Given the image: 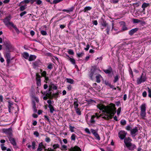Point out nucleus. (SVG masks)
Instances as JSON below:
<instances>
[{
	"label": "nucleus",
	"mask_w": 151,
	"mask_h": 151,
	"mask_svg": "<svg viewBox=\"0 0 151 151\" xmlns=\"http://www.w3.org/2000/svg\"><path fill=\"white\" fill-rule=\"evenodd\" d=\"M115 105L111 104L110 106H106L102 104H98L97 105L98 108L104 112L106 113L107 114L106 115L107 117L111 118L113 116L111 115H114L116 113V108Z\"/></svg>",
	"instance_id": "1"
},
{
	"label": "nucleus",
	"mask_w": 151,
	"mask_h": 151,
	"mask_svg": "<svg viewBox=\"0 0 151 151\" xmlns=\"http://www.w3.org/2000/svg\"><path fill=\"white\" fill-rule=\"evenodd\" d=\"M101 70L97 68L96 66L92 67L89 74L90 79L93 80V78L99 74Z\"/></svg>",
	"instance_id": "2"
},
{
	"label": "nucleus",
	"mask_w": 151,
	"mask_h": 151,
	"mask_svg": "<svg viewBox=\"0 0 151 151\" xmlns=\"http://www.w3.org/2000/svg\"><path fill=\"white\" fill-rule=\"evenodd\" d=\"M4 45L5 46L6 51H12L13 50L14 47L9 41H5L3 42Z\"/></svg>",
	"instance_id": "3"
},
{
	"label": "nucleus",
	"mask_w": 151,
	"mask_h": 151,
	"mask_svg": "<svg viewBox=\"0 0 151 151\" xmlns=\"http://www.w3.org/2000/svg\"><path fill=\"white\" fill-rule=\"evenodd\" d=\"M147 78L146 74L142 73L140 77L137 79V84H140L146 81Z\"/></svg>",
	"instance_id": "4"
},
{
	"label": "nucleus",
	"mask_w": 151,
	"mask_h": 151,
	"mask_svg": "<svg viewBox=\"0 0 151 151\" xmlns=\"http://www.w3.org/2000/svg\"><path fill=\"white\" fill-rule=\"evenodd\" d=\"M127 133L124 131H120L118 134V137L121 140L124 139Z\"/></svg>",
	"instance_id": "5"
},
{
	"label": "nucleus",
	"mask_w": 151,
	"mask_h": 151,
	"mask_svg": "<svg viewBox=\"0 0 151 151\" xmlns=\"http://www.w3.org/2000/svg\"><path fill=\"white\" fill-rule=\"evenodd\" d=\"M47 103L48 104V107L50 109V112L51 113H52L55 111L54 107L52 105V102L51 100L49 99L47 101Z\"/></svg>",
	"instance_id": "6"
},
{
	"label": "nucleus",
	"mask_w": 151,
	"mask_h": 151,
	"mask_svg": "<svg viewBox=\"0 0 151 151\" xmlns=\"http://www.w3.org/2000/svg\"><path fill=\"white\" fill-rule=\"evenodd\" d=\"M138 127H135L131 130L130 134L132 137H135L137 135L136 133L138 132Z\"/></svg>",
	"instance_id": "7"
},
{
	"label": "nucleus",
	"mask_w": 151,
	"mask_h": 151,
	"mask_svg": "<svg viewBox=\"0 0 151 151\" xmlns=\"http://www.w3.org/2000/svg\"><path fill=\"white\" fill-rule=\"evenodd\" d=\"M42 64L41 62L39 60H37L32 63L33 68L36 69L37 68L39 67Z\"/></svg>",
	"instance_id": "8"
},
{
	"label": "nucleus",
	"mask_w": 151,
	"mask_h": 151,
	"mask_svg": "<svg viewBox=\"0 0 151 151\" xmlns=\"http://www.w3.org/2000/svg\"><path fill=\"white\" fill-rule=\"evenodd\" d=\"M3 131L4 133L9 135L8 137L12 136V129L11 128H10L7 129H4Z\"/></svg>",
	"instance_id": "9"
},
{
	"label": "nucleus",
	"mask_w": 151,
	"mask_h": 151,
	"mask_svg": "<svg viewBox=\"0 0 151 151\" xmlns=\"http://www.w3.org/2000/svg\"><path fill=\"white\" fill-rule=\"evenodd\" d=\"M9 139L12 144L14 147H17V144L14 138H13L12 136L8 137Z\"/></svg>",
	"instance_id": "10"
},
{
	"label": "nucleus",
	"mask_w": 151,
	"mask_h": 151,
	"mask_svg": "<svg viewBox=\"0 0 151 151\" xmlns=\"http://www.w3.org/2000/svg\"><path fill=\"white\" fill-rule=\"evenodd\" d=\"M10 52L9 51H6V62L8 64H9L10 62Z\"/></svg>",
	"instance_id": "11"
},
{
	"label": "nucleus",
	"mask_w": 151,
	"mask_h": 151,
	"mask_svg": "<svg viewBox=\"0 0 151 151\" xmlns=\"http://www.w3.org/2000/svg\"><path fill=\"white\" fill-rule=\"evenodd\" d=\"M132 140L129 137H125L124 139V142L126 145V146L129 145V144L131 143V141Z\"/></svg>",
	"instance_id": "12"
},
{
	"label": "nucleus",
	"mask_w": 151,
	"mask_h": 151,
	"mask_svg": "<svg viewBox=\"0 0 151 151\" xmlns=\"http://www.w3.org/2000/svg\"><path fill=\"white\" fill-rule=\"evenodd\" d=\"M10 25H11L12 27H13L14 29L17 32L19 33V30L17 28L16 26L12 22H9L8 23V26H7L8 27Z\"/></svg>",
	"instance_id": "13"
},
{
	"label": "nucleus",
	"mask_w": 151,
	"mask_h": 151,
	"mask_svg": "<svg viewBox=\"0 0 151 151\" xmlns=\"http://www.w3.org/2000/svg\"><path fill=\"white\" fill-rule=\"evenodd\" d=\"M103 71L106 74H110L112 71V69L111 66H109L108 69H104Z\"/></svg>",
	"instance_id": "14"
},
{
	"label": "nucleus",
	"mask_w": 151,
	"mask_h": 151,
	"mask_svg": "<svg viewBox=\"0 0 151 151\" xmlns=\"http://www.w3.org/2000/svg\"><path fill=\"white\" fill-rule=\"evenodd\" d=\"M126 147L129 150H132L136 148V146L134 145H133L132 143H130L129 145H127Z\"/></svg>",
	"instance_id": "15"
},
{
	"label": "nucleus",
	"mask_w": 151,
	"mask_h": 151,
	"mask_svg": "<svg viewBox=\"0 0 151 151\" xmlns=\"http://www.w3.org/2000/svg\"><path fill=\"white\" fill-rule=\"evenodd\" d=\"M138 28H137L132 29L129 32V34L130 35H132L136 33L138 30Z\"/></svg>",
	"instance_id": "16"
},
{
	"label": "nucleus",
	"mask_w": 151,
	"mask_h": 151,
	"mask_svg": "<svg viewBox=\"0 0 151 151\" xmlns=\"http://www.w3.org/2000/svg\"><path fill=\"white\" fill-rule=\"evenodd\" d=\"M43 148H45V147L43 145L42 142H41L39 144L38 147L37 149V151H41L42 150Z\"/></svg>",
	"instance_id": "17"
},
{
	"label": "nucleus",
	"mask_w": 151,
	"mask_h": 151,
	"mask_svg": "<svg viewBox=\"0 0 151 151\" xmlns=\"http://www.w3.org/2000/svg\"><path fill=\"white\" fill-rule=\"evenodd\" d=\"M70 151H81V149L79 147L75 146L73 147H71L69 149Z\"/></svg>",
	"instance_id": "18"
},
{
	"label": "nucleus",
	"mask_w": 151,
	"mask_h": 151,
	"mask_svg": "<svg viewBox=\"0 0 151 151\" xmlns=\"http://www.w3.org/2000/svg\"><path fill=\"white\" fill-rule=\"evenodd\" d=\"M96 82L97 83H99L101 82V78H102V77L100 74H98L96 76Z\"/></svg>",
	"instance_id": "19"
},
{
	"label": "nucleus",
	"mask_w": 151,
	"mask_h": 151,
	"mask_svg": "<svg viewBox=\"0 0 151 151\" xmlns=\"http://www.w3.org/2000/svg\"><path fill=\"white\" fill-rule=\"evenodd\" d=\"M32 104L33 105L32 108L33 111L35 113H36L37 110L36 108V103L34 101L32 102Z\"/></svg>",
	"instance_id": "20"
},
{
	"label": "nucleus",
	"mask_w": 151,
	"mask_h": 151,
	"mask_svg": "<svg viewBox=\"0 0 151 151\" xmlns=\"http://www.w3.org/2000/svg\"><path fill=\"white\" fill-rule=\"evenodd\" d=\"M142 24H145V22L144 21L142 22L141 20L138 19H133V22L134 23H137L139 22H142Z\"/></svg>",
	"instance_id": "21"
},
{
	"label": "nucleus",
	"mask_w": 151,
	"mask_h": 151,
	"mask_svg": "<svg viewBox=\"0 0 151 151\" xmlns=\"http://www.w3.org/2000/svg\"><path fill=\"white\" fill-rule=\"evenodd\" d=\"M96 117V116L95 115H92L91 116V120L90 121V123L92 124H94L95 123V121L94 120V118Z\"/></svg>",
	"instance_id": "22"
},
{
	"label": "nucleus",
	"mask_w": 151,
	"mask_h": 151,
	"mask_svg": "<svg viewBox=\"0 0 151 151\" xmlns=\"http://www.w3.org/2000/svg\"><path fill=\"white\" fill-rule=\"evenodd\" d=\"M36 58V56L33 55H30L29 57V61H32L34 60Z\"/></svg>",
	"instance_id": "23"
},
{
	"label": "nucleus",
	"mask_w": 151,
	"mask_h": 151,
	"mask_svg": "<svg viewBox=\"0 0 151 151\" xmlns=\"http://www.w3.org/2000/svg\"><path fill=\"white\" fill-rule=\"evenodd\" d=\"M123 25L122 27V30L123 31H125L128 29V28L126 27L125 25V23L124 22H121Z\"/></svg>",
	"instance_id": "24"
},
{
	"label": "nucleus",
	"mask_w": 151,
	"mask_h": 151,
	"mask_svg": "<svg viewBox=\"0 0 151 151\" xmlns=\"http://www.w3.org/2000/svg\"><path fill=\"white\" fill-rule=\"evenodd\" d=\"M141 111H146V104H142L141 106Z\"/></svg>",
	"instance_id": "25"
},
{
	"label": "nucleus",
	"mask_w": 151,
	"mask_h": 151,
	"mask_svg": "<svg viewBox=\"0 0 151 151\" xmlns=\"http://www.w3.org/2000/svg\"><path fill=\"white\" fill-rule=\"evenodd\" d=\"M66 81L67 83L71 84H73L74 82V81L73 79L70 78H66Z\"/></svg>",
	"instance_id": "26"
},
{
	"label": "nucleus",
	"mask_w": 151,
	"mask_h": 151,
	"mask_svg": "<svg viewBox=\"0 0 151 151\" xmlns=\"http://www.w3.org/2000/svg\"><path fill=\"white\" fill-rule=\"evenodd\" d=\"M23 56L24 58L27 59L29 57V54L27 52H25L23 53Z\"/></svg>",
	"instance_id": "27"
},
{
	"label": "nucleus",
	"mask_w": 151,
	"mask_h": 151,
	"mask_svg": "<svg viewBox=\"0 0 151 151\" xmlns=\"http://www.w3.org/2000/svg\"><path fill=\"white\" fill-rule=\"evenodd\" d=\"M120 78V76L118 74L116 75L114 77V80L113 81V82L114 83H116Z\"/></svg>",
	"instance_id": "28"
},
{
	"label": "nucleus",
	"mask_w": 151,
	"mask_h": 151,
	"mask_svg": "<svg viewBox=\"0 0 151 151\" xmlns=\"http://www.w3.org/2000/svg\"><path fill=\"white\" fill-rule=\"evenodd\" d=\"M101 24L102 26L104 27L107 26V24L106 23V21L104 19H102Z\"/></svg>",
	"instance_id": "29"
},
{
	"label": "nucleus",
	"mask_w": 151,
	"mask_h": 151,
	"mask_svg": "<svg viewBox=\"0 0 151 151\" xmlns=\"http://www.w3.org/2000/svg\"><path fill=\"white\" fill-rule=\"evenodd\" d=\"M149 3H144L142 4V7L143 9L144 10L145 8L149 6Z\"/></svg>",
	"instance_id": "30"
},
{
	"label": "nucleus",
	"mask_w": 151,
	"mask_h": 151,
	"mask_svg": "<svg viewBox=\"0 0 151 151\" xmlns=\"http://www.w3.org/2000/svg\"><path fill=\"white\" fill-rule=\"evenodd\" d=\"M74 108L75 109H76V108H78V106L79 105L78 104V100L77 101H75L74 102Z\"/></svg>",
	"instance_id": "31"
},
{
	"label": "nucleus",
	"mask_w": 151,
	"mask_h": 151,
	"mask_svg": "<svg viewBox=\"0 0 151 151\" xmlns=\"http://www.w3.org/2000/svg\"><path fill=\"white\" fill-rule=\"evenodd\" d=\"M92 9V7L90 6H88L85 7L84 9V12H85L87 11H89Z\"/></svg>",
	"instance_id": "32"
},
{
	"label": "nucleus",
	"mask_w": 151,
	"mask_h": 151,
	"mask_svg": "<svg viewBox=\"0 0 151 151\" xmlns=\"http://www.w3.org/2000/svg\"><path fill=\"white\" fill-rule=\"evenodd\" d=\"M69 60L70 61V62L73 64L74 65H75L76 64L75 60L74 59L71 58H69Z\"/></svg>",
	"instance_id": "33"
},
{
	"label": "nucleus",
	"mask_w": 151,
	"mask_h": 151,
	"mask_svg": "<svg viewBox=\"0 0 151 151\" xmlns=\"http://www.w3.org/2000/svg\"><path fill=\"white\" fill-rule=\"evenodd\" d=\"M146 113L145 111H141L140 115L142 117L144 118L146 116Z\"/></svg>",
	"instance_id": "34"
},
{
	"label": "nucleus",
	"mask_w": 151,
	"mask_h": 151,
	"mask_svg": "<svg viewBox=\"0 0 151 151\" xmlns=\"http://www.w3.org/2000/svg\"><path fill=\"white\" fill-rule=\"evenodd\" d=\"M75 110L76 111V113L78 115H81V111L80 109L77 108L76 109H75Z\"/></svg>",
	"instance_id": "35"
},
{
	"label": "nucleus",
	"mask_w": 151,
	"mask_h": 151,
	"mask_svg": "<svg viewBox=\"0 0 151 151\" xmlns=\"http://www.w3.org/2000/svg\"><path fill=\"white\" fill-rule=\"evenodd\" d=\"M40 78L41 76L39 75V74L38 73H37L36 74V81H38V80H40Z\"/></svg>",
	"instance_id": "36"
},
{
	"label": "nucleus",
	"mask_w": 151,
	"mask_h": 151,
	"mask_svg": "<svg viewBox=\"0 0 151 151\" xmlns=\"http://www.w3.org/2000/svg\"><path fill=\"white\" fill-rule=\"evenodd\" d=\"M148 92V96L151 98V88L147 87Z\"/></svg>",
	"instance_id": "37"
},
{
	"label": "nucleus",
	"mask_w": 151,
	"mask_h": 151,
	"mask_svg": "<svg viewBox=\"0 0 151 151\" xmlns=\"http://www.w3.org/2000/svg\"><path fill=\"white\" fill-rule=\"evenodd\" d=\"M76 135L74 134H72L71 137V140L75 141L76 140Z\"/></svg>",
	"instance_id": "38"
},
{
	"label": "nucleus",
	"mask_w": 151,
	"mask_h": 151,
	"mask_svg": "<svg viewBox=\"0 0 151 151\" xmlns=\"http://www.w3.org/2000/svg\"><path fill=\"white\" fill-rule=\"evenodd\" d=\"M36 142L35 141H33L32 142V148L33 150H35L36 148L35 147Z\"/></svg>",
	"instance_id": "39"
},
{
	"label": "nucleus",
	"mask_w": 151,
	"mask_h": 151,
	"mask_svg": "<svg viewBox=\"0 0 151 151\" xmlns=\"http://www.w3.org/2000/svg\"><path fill=\"white\" fill-rule=\"evenodd\" d=\"M120 124L122 125H124L126 124V121L124 120H122L120 121Z\"/></svg>",
	"instance_id": "40"
},
{
	"label": "nucleus",
	"mask_w": 151,
	"mask_h": 151,
	"mask_svg": "<svg viewBox=\"0 0 151 151\" xmlns=\"http://www.w3.org/2000/svg\"><path fill=\"white\" fill-rule=\"evenodd\" d=\"M120 0H110V2L114 4L117 3Z\"/></svg>",
	"instance_id": "41"
},
{
	"label": "nucleus",
	"mask_w": 151,
	"mask_h": 151,
	"mask_svg": "<svg viewBox=\"0 0 151 151\" xmlns=\"http://www.w3.org/2000/svg\"><path fill=\"white\" fill-rule=\"evenodd\" d=\"M68 53L70 55H73L74 53L73 51L71 49L69 50L68 51Z\"/></svg>",
	"instance_id": "42"
},
{
	"label": "nucleus",
	"mask_w": 151,
	"mask_h": 151,
	"mask_svg": "<svg viewBox=\"0 0 151 151\" xmlns=\"http://www.w3.org/2000/svg\"><path fill=\"white\" fill-rule=\"evenodd\" d=\"M94 135L96 138L98 140H100V138L99 137V136L97 132H96L95 134H94Z\"/></svg>",
	"instance_id": "43"
},
{
	"label": "nucleus",
	"mask_w": 151,
	"mask_h": 151,
	"mask_svg": "<svg viewBox=\"0 0 151 151\" xmlns=\"http://www.w3.org/2000/svg\"><path fill=\"white\" fill-rule=\"evenodd\" d=\"M59 145L58 144H54L53 146V148L54 149H55L58 148L59 147Z\"/></svg>",
	"instance_id": "44"
},
{
	"label": "nucleus",
	"mask_w": 151,
	"mask_h": 151,
	"mask_svg": "<svg viewBox=\"0 0 151 151\" xmlns=\"http://www.w3.org/2000/svg\"><path fill=\"white\" fill-rule=\"evenodd\" d=\"M41 33L43 35H46L47 34V32L44 30H41Z\"/></svg>",
	"instance_id": "45"
},
{
	"label": "nucleus",
	"mask_w": 151,
	"mask_h": 151,
	"mask_svg": "<svg viewBox=\"0 0 151 151\" xmlns=\"http://www.w3.org/2000/svg\"><path fill=\"white\" fill-rule=\"evenodd\" d=\"M36 4L38 5H40L42 4V1L40 0H36Z\"/></svg>",
	"instance_id": "46"
},
{
	"label": "nucleus",
	"mask_w": 151,
	"mask_h": 151,
	"mask_svg": "<svg viewBox=\"0 0 151 151\" xmlns=\"http://www.w3.org/2000/svg\"><path fill=\"white\" fill-rule=\"evenodd\" d=\"M42 76L44 77L46 76L47 72L46 71H44L41 73Z\"/></svg>",
	"instance_id": "47"
},
{
	"label": "nucleus",
	"mask_w": 151,
	"mask_h": 151,
	"mask_svg": "<svg viewBox=\"0 0 151 151\" xmlns=\"http://www.w3.org/2000/svg\"><path fill=\"white\" fill-rule=\"evenodd\" d=\"M1 149L2 150H6V147H5L3 144L1 145Z\"/></svg>",
	"instance_id": "48"
},
{
	"label": "nucleus",
	"mask_w": 151,
	"mask_h": 151,
	"mask_svg": "<svg viewBox=\"0 0 151 151\" xmlns=\"http://www.w3.org/2000/svg\"><path fill=\"white\" fill-rule=\"evenodd\" d=\"M12 104L10 103L9 102V105H8V108H10V109H13V107L12 106Z\"/></svg>",
	"instance_id": "49"
},
{
	"label": "nucleus",
	"mask_w": 151,
	"mask_h": 151,
	"mask_svg": "<svg viewBox=\"0 0 151 151\" xmlns=\"http://www.w3.org/2000/svg\"><path fill=\"white\" fill-rule=\"evenodd\" d=\"M63 0H54L53 3V4H57L62 1Z\"/></svg>",
	"instance_id": "50"
},
{
	"label": "nucleus",
	"mask_w": 151,
	"mask_h": 151,
	"mask_svg": "<svg viewBox=\"0 0 151 151\" xmlns=\"http://www.w3.org/2000/svg\"><path fill=\"white\" fill-rule=\"evenodd\" d=\"M34 134L35 135L36 137H38L39 136V132L37 131H35L34 132Z\"/></svg>",
	"instance_id": "51"
},
{
	"label": "nucleus",
	"mask_w": 151,
	"mask_h": 151,
	"mask_svg": "<svg viewBox=\"0 0 151 151\" xmlns=\"http://www.w3.org/2000/svg\"><path fill=\"white\" fill-rule=\"evenodd\" d=\"M47 68L50 69H51L52 68V64L51 63H50L49 64L47 67Z\"/></svg>",
	"instance_id": "52"
},
{
	"label": "nucleus",
	"mask_w": 151,
	"mask_h": 151,
	"mask_svg": "<svg viewBox=\"0 0 151 151\" xmlns=\"http://www.w3.org/2000/svg\"><path fill=\"white\" fill-rule=\"evenodd\" d=\"M77 57L78 58L82 56L83 53H78L77 54Z\"/></svg>",
	"instance_id": "53"
},
{
	"label": "nucleus",
	"mask_w": 151,
	"mask_h": 151,
	"mask_svg": "<svg viewBox=\"0 0 151 151\" xmlns=\"http://www.w3.org/2000/svg\"><path fill=\"white\" fill-rule=\"evenodd\" d=\"M69 128H70V131L72 132H74L73 129L74 128V127H72L71 126H69Z\"/></svg>",
	"instance_id": "54"
},
{
	"label": "nucleus",
	"mask_w": 151,
	"mask_h": 151,
	"mask_svg": "<svg viewBox=\"0 0 151 151\" xmlns=\"http://www.w3.org/2000/svg\"><path fill=\"white\" fill-rule=\"evenodd\" d=\"M25 9V7L24 6H22L20 7V11H22Z\"/></svg>",
	"instance_id": "55"
},
{
	"label": "nucleus",
	"mask_w": 151,
	"mask_h": 151,
	"mask_svg": "<svg viewBox=\"0 0 151 151\" xmlns=\"http://www.w3.org/2000/svg\"><path fill=\"white\" fill-rule=\"evenodd\" d=\"M126 129L128 131L130 130L131 131V130L132 129H131V127L129 125H128L126 127Z\"/></svg>",
	"instance_id": "56"
},
{
	"label": "nucleus",
	"mask_w": 151,
	"mask_h": 151,
	"mask_svg": "<svg viewBox=\"0 0 151 151\" xmlns=\"http://www.w3.org/2000/svg\"><path fill=\"white\" fill-rule=\"evenodd\" d=\"M27 13V12L26 11H24L22 12L20 14V15L21 17H22L24 15L26 14Z\"/></svg>",
	"instance_id": "57"
},
{
	"label": "nucleus",
	"mask_w": 151,
	"mask_h": 151,
	"mask_svg": "<svg viewBox=\"0 0 151 151\" xmlns=\"http://www.w3.org/2000/svg\"><path fill=\"white\" fill-rule=\"evenodd\" d=\"M4 23H5V24L7 26H8V23L9 22L8 21L7 19H5L4 21Z\"/></svg>",
	"instance_id": "58"
},
{
	"label": "nucleus",
	"mask_w": 151,
	"mask_h": 151,
	"mask_svg": "<svg viewBox=\"0 0 151 151\" xmlns=\"http://www.w3.org/2000/svg\"><path fill=\"white\" fill-rule=\"evenodd\" d=\"M121 111V108H119L117 110V115H119Z\"/></svg>",
	"instance_id": "59"
},
{
	"label": "nucleus",
	"mask_w": 151,
	"mask_h": 151,
	"mask_svg": "<svg viewBox=\"0 0 151 151\" xmlns=\"http://www.w3.org/2000/svg\"><path fill=\"white\" fill-rule=\"evenodd\" d=\"M85 132L88 134H91V132L89 130V129H88V128H86L85 129Z\"/></svg>",
	"instance_id": "60"
},
{
	"label": "nucleus",
	"mask_w": 151,
	"mask_h": 151,
	"mask_svg": "<svg viewBox=\"0 0 151 151\" xmlns=\"http://www.w3.org/2000/svg\"><path fill=\"white\" fill-rule=\"evenodd\" d=\"M36 82L38 86H40L41 85V80L37 81Z\"/></svg>",
	"instance_id": "61"
},
{
	"label": "nucleus",
	"mask_w": 151,
	"mask_h": 151,
	"mask_svg": "<svg viewBox=\"0 0 151 151\" xmlns=\"http://www.w3.org/2000/svg\"><path fill=\"white\" fill-rule=\"evenodd\" d=\"M87 101L89 103H96L95 101L93 100L92 99H90L88 101Z\"/></svg>",
	"instance_id": "62"
},
{
	"label": "nucleus",
	"mask_w": 151,
	"mask_h": 151,
	"mask_svg": "<svg viewBox=\"0 0 151 151\" xmlns=\"http://www.w3.org/2000/svg\"><path fill=\"white\" fill-rule=\"evenodd\" d=\"M142 95L144 97H146L147 95V93L146 91H144L142 94Z\"/></svg>",
	"instance_id": "63"
},
{
	"label": "nucleus",
	"mask_w": 151,
	"mask_h": 151,
	"mask_svg": "<svg viewBox=\"0 0 151 151\" xmlns=\"http://www.w3.org/2000/svg\"><path fill=\"white\" fill-rule=\"evenodd\" d=\"M45 151H55L53 149H51V148H50V149L48 148V149H45Z\"/></svg>",
	"instance_id": "64"
}]
</instances>
